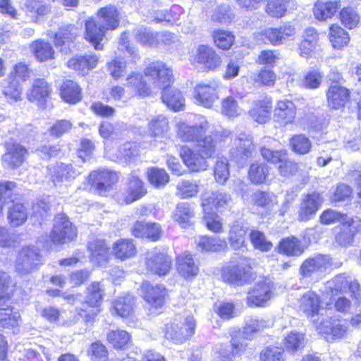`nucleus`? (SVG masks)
<instances>
[{
	"mask_svg": "<svg viewBox=\"0 0 361 361\" xmlns=\"http://www.w3.org/2000/svg\"><path fill=\"white\" fill-rule=\"evenodd\" d=\"M155 88L163 89L162 101L175 111H180L184 105L181 92L176 89L168 88L173 81V72L164 62L157 61L150 63L144 70Z\"/></svg>",
	"mask_w": 361,
	"mask_h": 361,
	"instance_id": "f257e3e1",
	"label": "nucleus"
},
{
	"mask_svg": "<svg viewBox=\"0 0 361 361\" xmlns=\"http://www.w3.org/2000/svg\"><path fill=\"white\" fill-rule=\"evenodd\" d=\"M40 250L32 245L24 246L18 252L15 262V270L21 276L32 274L43 264Z\"/></svg>",
	"mask_w": 361,
	"mask_h": 361,
	"instance_id": "f03ea898",
	"label": "nucleus"
},
{
	"mask_svg": "<svg viewBox=\"0 0 361 361\" xmlns=\"http://www.w3.org/2000/svg\"><path fill=\"white\" fill-rule=\"evenodd\" d=\"M104 290L100 283L93 282L87 288L85 301L78 314L85 322L93 320L100 312Z\"/></svg>",
	"mask_w": 361,
	"mask_h": 361,
	"instance_id": "7ed1b4c3",
	"label": "nucleus"
},
{
	"mask_svg": "<svg viewBox=\"0 0 361 361\" xmlns=\"http://www.w3.org/2000/svg\"><path fill=\"white\" fill-rule=\"evenodd\" d=\"M250 261V259L246 257H240L237 261H232L223 269L224 280L238 286L243 285L252 280Z\"/></svg>",
	"mask_w": 361,
	"mask_h": 361,
	"instance_id": "20e7f679",
	"label": "nucleus"
},
{
	"mask_svg": "<svg viewBox=\"0 0 361 361\" xmlns=\"http://www.w3.org/2000/svg\"><path fill=\"white\" fill-rule=\"evenodd\" d=\"M361 232V219L358 216H343L340 231L336 234L335 242L341 247L352 246L355 237Z\"/></svg>",
	"mask_w": 361,
	"mask_h": 361,
	"instance_id": "39448f33",
	"label": "nucleus"
},
{
	"mask_svg": "<svg viewBox=\"0 0 361 361\" xmlns=\"http://www.w3.org/2000/svg\"><path fill=\"white\" fill-rule=\"evenodd\" d=\"M145 264L147 271L158 276H165L171 269L172 259L160 250L154 248L145 255Z\"/></svg>",
	"mask_w": 361,
	"mask_h": 361,
	"instance_id": "423d86ee",
	"label": "nucleus"
},
{
	"mask_svg": "<svg viewBox=\"0 0 361 361\" xmlns=\"http://www.w3.org/2000/svg\"><path fill=\"white\" fill-rule=\"evenodd\" d=\"M211 128V125L204 118L198 123L189 125L180 121L176 125V133L178 139L185 142H197L204 136Z\"/></svg>",
	"mask_w": 361,
	"mask_h": 361,
	"instance_id": "0eeeda50",
	"label": "nucleus"
},
{
	"mask_svg": "<svg viewBox=\"0 0 361 361\" xmlns=\"http://www.w3.org/2000/svg\"><path fill=\"white\" fill-rule=\"evenodd\" d=\"M118 174L108 169L92 171L88 177L91 186L101 195L111 190L118 180Z\"/></svg>",
	"mask_w": 361,
	"mask_h": 361,
	"instance_id": "6e6552de",
	"label": "nucleus"
},
{
	"mask_svg": "<svg viewBox=\"0 0 361 361\" xmlns=\"http://www.w3.org/2000/svg\"><path fill=\"white\" fill-rule=\"evenodd\" d=\"M209 135L199 138L195 147L199 152L207 159L211 158L216 152L217 144L231 135L230 130L219 128L214 130L209 129Z\"/></svg>",
	"mask_w": 361,
	"mask_h": 361,
	"instance_id": "1a4fd4ad",
	"label": "nucleus"
},
{
	"mask_svg": "<svg viewBox=\"0 0 361 361\" xmlns=\"http://www.w3.org/2000/svg\"><path fill=\"white\" fill-rule=\"evenodd\" d=\"M77 235V230L68 218L64 214H58L54 218L51 238L54 243H65L73 240Z\"/></svg>",
	"mask_w": 361,
	"mask_h": 361,
	"instance_id": "9d476101",
	"label": "nucleus"
},
{
	"mask_svg": "<svg viewBox=\"0 0 361 361\" xmlns=\"http://www.w3.org/2000/svg\"><path fill=\"white\" fill-rule=\"evenodd\" d=\"M274 283L269 279H264L257 282L255 286L249 290L247 304L252 307L264 306L274 295Z\"/></svg>",
	"mask_w": 361,
	"mask_h": 361,
	"instance_id": "9b49d317",
	"label": "nucleus"
},
{
	"mask_svg": "<svg viewBox=\"0 0 361 361\" xmlns=\"http://www.w3.org/2000/svg\"><path fill=\"white\" fill-rule=\"evenodd\" d=\"M221 83L216 81H209L208 83L198 84L194 90V97L197 102L207 108L212 107L219 98Z\"/></svg>",
	"mask_w": 361,
	"mask_h": 361,
	"instance_id": "f8f14e48",
	"label": "nucleus"
},
{
	"mask_svg": "<svg viewBox=\"0 0 361 361\" xmlns=\"http://www.w3.org/2000/svg\"><path fill=\"white\" fill-rule=\"evenodd\" d=\"M192 63L202 66L207 70H214L221 63L220 56L216 51L207 45H199L196 51L190 57Z\"/></svg>",
	"mask_w": 361,
	"mask_h": 361,
	"instance_id": "ddd939ff",
	"label": "nucleus"
},
{
	"mask_svg": "<svg viewBox=\"0 0 361 361\" xmlns=\"http://www.w3.org/2000/svg\"><path fill=\"white\" fill-rule=\"evenodd\" d=\"M195 326L194 317L189 316L185 318V323L180 325L175 322L166 324L165 336L176 343H182L194 334Z\"/></svg>",
	"mask_w": 361,
	"mask_h": 361,
	"instance_id": "4468645a",
	"label": "nucleus"
},
{
	"mask_svg": "<svg viewBox=\"0 0 361 361\" xmlns=\"http://www.w3.org/2000/svg\"><path fill=\"white\" fill-rule=\"evenodd\" d=\"M331 266V258L329 255H316L305 259L300 267V274L303 277H311L313 275H321Z\"/></svg>",
	"mask_w": 361,
	"mask_h": 361,
	"instance_id": "2eb2a0df",
	"label": "nucleus"
},
{
	"mask_svg": "<svg viewBox=\"0 0 361 361\" xmlns=\"http://www.w3.org/2000/svg\"><path fill=\"white\" fill-rule=\"evenodd\" d=\"M140 290L145 300L153 308L158 309L163 306L167 290L164 285L153 286L149 281H144Z\"/></svg>",
	"mask_w": 361,
	"mask_h": 361,
	"instance_id": "dca6fc26",
	"label": "nucleus"
},
{
	"mask_svg": "<svg viewBox=\"0 0 361 361\" xmlns=\"http://www.w3.org/2000/svg\"><path fill=\"white\" fill-rule=\"evenodd\" d=\"M6 152L2 156V161L5 166L16 169L22 165L25 160L27 151L23 145L17 142H7Z\"/></svg>",
	"mask_w": 361,
	"mask_h": 361,
	"instance_id": "f3484780",
	"label": "nucleus"
},
{
	"mask_svg": "<svg viewBox=\"0 0 361 361\" xmlns=\"http://www.w3.org/2000/svg\"><path fill=\"white\" fill-rule=\"evenodd\" d=\"M229 194L221 191H204L201 195L203 211L214 207L217 210L228 207L231 202Z\"/></svg>",
	"mask_w": 361,
	"mask_h": 361,
	"instance_id": "a211bd4d",
	"label": "nucleus"
},
{
	"mask_svg": "<svg viewBox=\"0 0 361 361\" xmlns=\"http://www.w3.org/2000/svg\"><path fill=\"white\" fill-rule=\"evenodd\" d=\"M317 328L319 333L326 336L327 340L341 338L346 335L348 330L345 323L332 318L323 319Z\"/></svg>",
	"mask_w": 361,
	"mask_h": 361,
	"instance_id": "6ab92c4d",
	"label": "nucleus"
},
{
	"mask_svg": "<svg viewBox=\"0 0 361 361\" xmlns=\"http://www.w3.org/2000/svg\"><path fill=\"white\" fill-rule=\"evenodd\" d=\"M180 156L185 164L192 171H205L209 166L207 159L195 147L193 149L188 147H183Z\"/></svg>",
	"mask_w": 361,
	"mask_h": 361,
	"instance_id": "aec40b11",
	"label": "nucleus"
},
{
	"mask_svg": "<svg viewBox=\"0 0 361 361\" xmlns=\"http://www.w3.org/2000/svg\"><path fill=\"white\" fill-rule=\"evenodd\" d=\"M322 197L319 193L313 192L303 197L298 212L300 221H307L312 219L322 203Z\"/></svg>",
	"mask_w": 361,
	"mask_h": 361,
	"instance_id": "412c9836",
	"label": "nucleus"
},
{
	"mask_svg": "<svg viewBox=\"0 0 361 361\" xmlns=\"http://www.w3.org/2000/svg\"><path fill=\"white\" fill-rule=\"evenodd\" d=\"M49 174L52 183L57 186L73 179L77 176V172L71 164L60 163L50 166Z\"/></svg>",
	"mask_w": 361,
	"mask_h": 361,
	"instance_id": "4be33fe9",
	"label": "nucleus"
},
{
	"mask_svg": "<svg viewBox=\"0 0 361 361\" xmlns=\"http://www.w3.org/2000/svg\"><path fill=\"white\" fill-rule=\"evenodd\" d=\"M296 107L289 100L279 101L274 110V120L282 126L292 123L295 118Z\"/></svg>",
	"mask_w": 361,
	"mask_h": 361,
	"instance_id": "5701e85b",
	"label": "nucleus"
},
{
	"mask_svg": "<svg viewBox=\"0 0 361 361\" xmlns=\"http://www.w3.org/2000/svg\"><path fill=\"white\" fill-rule=\"evenodd\" d=\"M329 106L331 109H339L345 106L349 99V90L338 84L331 85L327 94Z\"/></svg>",
	"mask_w": 361,
	"mask_h": 361,
	"instance_id": "b1692460",
	"label": "nucleus"
},
{
	"mask_svg": "<svg viewBox=\"0 0 361 361\" xmlns=\"http://www.w3.org/2000/svg\"><path fill=\"white\" fill-rule=\"evenodd\" d=\"M132 233L137 238H146L152 241L160 238L161 228L157 223L137 221L132 227Z\"/></svg>",
	"mask_w": 361,
	"mask_h": 361,
	"instance_id": "393cba45",
	"label": "nucleus"
},
{
	"mask_svg": "<svg viewBox=\"0 0 361 361\" xmlns=\"http://www.w3.org/2000/svg\"><path fill=\"white\" fill-rule=\"evenodd\" d=\"M106 30L98 23L94 19H90L85 23V39L89 41L97 50H102L103 45L101 42L103 40Z\"/></svg>",
	"mask_w": 361,
	"mask_h": 361,
	"instance_id": "a878e982",
	"label": "nucleus"
},
{
	"mask_svg": "<svg viewBox=\"0 0 361 361\" xmlns=\"http://www.w3.org/2000/svg\"><path fill=\"white\" fill-rule=\"evenodd\" d=\"M319 305V297L311 290L305 293L300 299V309L310 317L313 322L317 321L314 317L318 315Z\"/></svg>",
	"mask_w": 361,
	"mask_h": 361,
	"instance_id": "bb28decb",
	"label": "nucleus"
},
{
	"mask_svg": "<svg viewBox=\"0 0 361 361\" xmlns=\"http://www.w3.org/2000/svg\"><path fill=\"white\" fill-rule=\"evenodd\" d=\"M235 141L236 148L231 152L235 159H247L252 156L254 145L251 135L240 133Z\"/></svg>",
	"mask_w": 361,
	"mask_h": 361,
	"instance_id": "cd10ccee",
	"label": "nucleus"
},
{
	"mask_svg": "<svg viewBox=\"0 0 361 361\" xmlns=\"http://www.w3.org/2000/svg\"><path fill=\"white\" fill-rule=\"evenodd\" d=\"M272 102L270 98L258 100L249 111L250 116L259 123H265L271 118Z\"/></svg>",
	"mask_w": 361,
	"mask_h": 361,
	"instance_id": "c85d7f7f",
	"label": "nucleus"
},
{
	"mask_svg": "<svg viewBox=\"0 0 361 361\" xmlns=\"http://www.w3.org/2000/svg\"><path fill=\"white\" fill-rule=\"evenodd\" d=\"M51 92L50 85L45 80L38 78L34 80L27 97L30 101L37 102L40 106H43L50 96Z\"/></svg>",
	"mask_w": 361,
	"mask_h": 361,
	"instance_id": "c756f323",
	"label": "nucleus"
},
{
	"mask_svg": "<svg viewBox=\"0 0 361 361\" xmlns=\"http://www.w3.org/2000/svg\"><path fill=\"white\" fill-rule=\"evenodd\" d=\"M98 57L96 55L76 56L67 62V66L78 71V73L85 75L88 71L96 67Z\"/></svg>",
	"mask_w": 361,
	"mask_h": 361,
	"instance_id": "7c9ffc66",
	"label": "nucleus"
},
{
	"mask_svg": "<svg viewBox=\"0 0 361 361\" xmlns=\"http://www.w3.org/2000/svg\"><path fill=\"white\" fill-rule=\"evenodd\" d=\"M28 217L27 207L22 203L13 202L8 207L7 219L11 227H18L25 223Z\"/></svg>",
	"mask_w": 361,
	"mask_h": 361,
	"instance_id": "2f4dec72",
	"label": "nucleus"
},
{
	"mask_svg": "<svg viewBox=\"0 0 361 361\" xmlns=\"http://www.w3.org/2000/svg\"><path fill=\"white\" fill-rule=\"evenodd\" d=\"M195 216L194 207L188 202L178 203L172 215L173 219L183 228L192 224L191 221Z\"/></svg>",
	"mask_w": 361,
	"mask_h": 361,
	"instance_id": "473e14b6",
	"label": "nucleus"
},
{
	"mask_svg": "<svg viewBox=\"0 0 361 361\" xmlns=\"http://www.w3.org/2000/svg\"><path fill=\"white\" fill-rule=\"evenodd\" d=\"M106 30H114L118 25V13L113 6L101 8L96 20Z\"/></svg>",
	"mask_w": 361,
	"mask_h": 361,
	"instance_id": "72a5a7b5",
	"label": "nucleus"
},
{
	"mask_svg": "<svg viewBox=\"0 0 361 361\" xmlns=\"http://www.w3.org/2000/svg\"><path fill=\"white\" fill-rule=\"evenodd\" d=\"M177 270L183 277L189 279L196 276L199 269L195 265L192 255L186 252L177 257Z\"/></svg>",
	"mask_w": 361,
	"mask_h": 361,
	"instance_id": "f704fd0d",
	"label": "nucleus"
},
{
	"mask_svg": "<svg viewBox=\"0 0 361 361\" xmlns=\"http://www.w3.org/2000/svg\"><path fill=\"white\" fill-rule=\"evenodd\" d=\"M125 85L141 97H147L152 93V90L144 80L142 75L138 72H132L129 74Z\"/></svg>",
	"mask_w": 361,
	"mask_h": 361,
	"instance_id": "c9c22d12",
	"label": "nucleus"
},
{
	"mask_svg": "<svg viewBox=\"0 0 361 361\" xmlns=\"http://www.w3.org/2000/svg\"><path fill=\"white\" fill-rule=\"evenodd\" d=\"M197 247L204 252H219L226 247V241L218 237L199 236L195 240Z\"/></svg>",
	"mask_w": 361,
	"mask_h": 361,
	"instance_id": "e433bc0d",
	"label": "nucleus"
},
{
	"mask_svg": "<svg viewBox=\"0 0 361 361\" xmlns=\"http://www.w3.org/2000/svg\"><path fill=\"white\" fill-rule=\"evenodd\" d=\"M112 252L116 258L125 260L135 256L137 250L132 240L119 239L114 243Z\"/></svg>",
	"mask_w": 361,
	"mask_h": 361,
	"instance_id": "4c0bfd02",
	"label": "nucleus"
},
{
	"mask_svg": "<svg viewBox=\"0 0 361 361\" xmlns=\"http://www.w3.org/2000/svg\"><path fill=\"white\" fill-rule=\"evenodd\" d=\"M296 4L293 0H267L266 12L274 18L284 16L288 8H295Z\"/></svg>",
	"mask_w": 361,
	"mask_h": 361,
	"instance_id": "58836bf2",
	"label": "nucleus"
},
{
	"mask_svg": "<svg viewBox=\"0 0 361 361\" xmlns=\"http://www.w3.org/2000/svg\"><path fill=\"white\" fill-rule=\"evenodd\" d=\"M61 96L68 103L76 104L82 99L81 88L77 82L66 80L61 86Z\"/></svg>",
	"mask_w": 361,
	"mask_h": 361,
	"instance_id": "ea45409f",
	"label": "nucleus"
},
{
	"mask_svg": "<svg viewBox=\"0 0 361 361\" xmlns=\"http://www.w3.org/2000/svg\"><path fill=\"white\" fill-rule=\"evenodd\" d=\"M341 7L339 1H319L314 4L313 13L315 18L319 20H326L331 18Z\"/></svg>",
	"mask_w": 361,
	"mask_h": 361,
	"instance_id": "a19ab883",
	"label": "nucleus"
},
{
	"mask_svg": "<svg viewBox=\"0 0 361 361\" xmlns=\"http://www.w3.org/2000/svg\"><path fill=\"white\" fill-rule=\"evenodd\" d=\"M146 190L143 186L142 181L134 174L129 178L128 192L124 197L127 204L139 200L146 194Z\"/></svg>",
	"mask_w": 361,
	"mask_h": 361,
	"instance_id": "79ce46f5",
	"label": "nucleus"
},
{
	"mask_svg": "<svg viewBox=\"0 0 361 361\" xmlns=\"http://www.w3.org/2000/svg\"><path fill=\"white\" fill-rule=\"evenodd\" d=\"M169 130V121L163 115L154 116L148 124L149 135L154 137L164 138Z\"/></svg>",
	"mask_w": 361,
	"mask_h": 361,
	"instance_id": "37998d69",
	"label": "nucleus"
},
{
	"mask_svg": "<svg viewBox=\"0 0 361 361\" xmlns=\"http://www.w3.org/2000/svg\"><path fill=\"white\" fill-rule=\"evenodd\" d=\"M247 228L240 223H235L231 227L228 240L231 246L238 250L245 245V236Z\"/></svg>",
	"mask_w": 361,
	"mask_h": 361,
	"instance_id": "c03bdc74",
	"label": "nucleus"
},
{
	"mask_svg": "<svg viewBox=\"0 0 361 361\" xmlns=\"http://www.w3.org/2000/svg\"><path fill=\"white\" fill-rule=\"evenodd\" d=\"M3 93L8 100L17 102L21 99L22 87L20 82L17 78H13V73H11L5 80Z\"/></svg>",
	"mask_w": 361,
	"mask_h": 361,
	"instance_id": "a18cd8bd",
	"label": "nucleus"
},
{
	"mask_svg": "<svg viewBox=\"0 0 361 361\" xmlns=\"http://www.w3.org/2000/svg\"><path fill=\"white\" fill-rule=\"evenodd\" d=\"M318 41V35L314 29L309 28L305 32L304 39L299 47L300 55L308 58L313 52Z\"/></svg>",
	"mask_w": 361,
	"mask_h": 361,
	"instance_id": "49530a36",
	"label": "nucleus"
},
{
	"mask_svg": "<svg viewBox=\"0 0 361 361\" xmlns=\"http://www.w3.org/2000/svg\"><path fill=\"white\" fill-rule=\"evenodd\" d=\"M135 300L133 295L126 294L113 302V308L116 313L121 317H128L133 310Z\"/></svg>",
	"mask_w": 361,
	"mask_h": 361,
	"instance_id": "de8ad7c7",
	"label": "nucleus"
},
{
	"mask_svg": "<svg viewBox=\"0 0 361 361\" xmlns=\"http://www.w3.org/2000/svg\"><path fill=\"white\" fill-rule=\"evenodd\" d=\"M269 326V322L259 317H247L243 327V334L246 339L251 340L255 334Z\"/></svg>",
	"mask_w": 361,
	"mask_h": 361,
	"instance_id": "09e8293b",
	"label": "nucleus"
},
{
	"mask_svg": "<svg viewBox=\"0 0 361 361\" xmlns=\"http://www.w3.org/2000/svg\"><path fill=\"white\" fill-rule=\"evenodd\" d=\"M31 49L39 61H45L54 58V51L51 45L44 40H37L31 46Z\"/></svg>",
	"mask_w": 361,
	"mask_h": 361,
	"instance_id": "8fccbe9b",
	"label": "nucleus"
},
{
	"mask_svg": "<svg viewBox=\"0 0 361 361\" xmlns=\"http://www.w3.org/2000/svg\"><path fill=\"white\" fill-rule=\"evenodd\" d=\"M269 173V166L264 163L254 162L249 169L248 178L254 184L264 183Z\"/></svg>",
	"mask_w": 361,
	"mask_h": 361,
	"instance_id": "3c124183",
	"label": "nucleus"
},
{
	"mask_svg": "<svg viewBox=\"0 0 361 361\" xmlns=\"http://www.w3.org/2000/svg\"><path fill=\"white\" fill-rule=\"evenodd\" d=\"M279 250L289 256H299L304 252L301 242L295 237L283 239L279 245Z\"/></svg>",
	"mask_w": 361,
	"mask_h": 361,
	"instance_id": "603ef678",
	"label": "nucleus"
},
{
	"mask_svg": "<svg viewBox=\"0 0 361 361\" xmlns=\"http://www.w3.org/2000/svg\"><path fill=\"white\" fill-rule=\"evenodd\" d=\"M329 39L333 47L336 49L343 48L350 41L348 33L337 25L330 27Z\"/></svg>",
	"mask_w": 361,
	"mask_h": 361,
	"instance_id": "864d4df0",
	"label": "nucleus"
},
{
	"mask_svg": "<svg viewBox=\"0 0 361 361\" xmlns=\"http://www.w3.org/2000/svg\"><path fill=\"white\" fill-rule=\"evenodd\" d=\"M88 248L91 252L92 259L99 264L107 259L109 248L104 240H96L90 242Z\"/></svg>",
	"mask_w": 361,
	"mask_h": 361,
	"instance_id": "5fc2aeb1",
	"label": "nucleus"
},
{
	"mask_svg": "<svg viewBox=\"0 0 361 361\" xmlns=\"http://www.w3.org/2000/svg\"><path fill=\"white\" fill-rule=\"evenodd\" d=\"M212 38L215 45L224 50L230 49L235 40L232 32L220 29L213 31Z\"/></svg>",
	"mask_w": 361,
	"mask_h": 361,
	"instance_id": "6e6d98bb",
	"label": "nucleus"
},
{
	"mask_svg": "<svg viewBox=\"0 0 361 361\" xmlns=\"http://www.w3.org/2000/svg\"><path fill=\"white\" fill-rule=\"evenodd\" d=\"M77 29L73 25L61 27L55 34L54 42L56 46H63L73 42L77 36Z\"/></svg>",
	"mask_w": 361,
	"mask_h": 361,
	"instance_id": "4d7b16f0",
	"label": "nucleus"
},
{
	"mask_svg": "<svg viewBox=\"0 0 361 361\" xmlns=\"http://www.w3.org/2000/svg\"><path fill=\"white\" fill-rule=\"evenodd\" d=\"M305 337L302 334L292 331L285 338L284 345L288 352L295 353L305 345Z\"/></svg>",
	"mask_w": 361,
	"mask_h": 361,
	"instance_id": "13d9d810",
	"label": "nucleus"
},
{
	"mask_svg": "<svg viewBox=\"0 0 361 361\" xmlns=\"http://www.w3.org/2000/svg\"><path fill=\"white\" fill-rule=\"evenodd\" d=\"M221 111L226 116L235 118L241 114L242 109L236 99L232 96H228L222 99Z\"/></svg>",
	"mask_w": 361,
	"mask_h": 361,
	"instance_id": "bf43d9fd",
	"label": "nucleus"
},
{
	"mask_svg": "<svg viewBox=\"0 0 361 361\" xmlns=\"http://www.w3.org/2000/svg\"><path fill=\"white\" fill-rule=\"evenodd\" d=\"M118 153L115 161L130 163L137 156L138 150L135 144L126 142L118 148Z\"/></svg>",
	"mask_w": 361,
	"mask_h": 361,
	"instance_id": "052dcab7",
	"label": "nucleus"
},
{
	"mask_svg": "<svg viewBox=\"0 0 361 361\" xmlns=\"http://www.w3.org/2000/svg\"><path fill=\"white\" fill-rule=\"evenodd\" d=\"M147 173L149 182L156 188L165 185L169 180V174L161 169L150 168Z\"/></svg>",
	"mask_w": 361,
	"mask_h": 361,
	"instance_id": "680f3d73",
	"label": "nucleus"
},
{
	"mask_svg": "<svg viewBox=\"0 0 361 361\" xmlns=\"http://www.w3.org/2000/svg\"><path fill=\"white\" fill-rule=\"evenodd\" d=\"M108 342L114 348L121 349L130 341V336L126 331L117 329L106 335Z\"/></svg>",
	"mask_w": 361,
	"mask_h": 361,
	"instance_id": "e2e57ef3",
	"label": "nucleus"
},
{
	"mask_svg": "<svg viewBox=\"0 0 361 361\" xmlns=\"http://www.w3.org/2000/svg\"><path fill=\"white\" fill-rule=\"evenodd\" d=\"M203 221L207 228L214 233H220L223 228L222 219L216 213L207 209L204 211Z\"/></svg>",
	"mask_w": 361,
	"mask_h": 361,
	"instance_id": "0e129e2a",
	"label": "nucleus"
},
{
	"mask_svg": "<svg viewBox=\"0 0 361 361\" xmlns=\"http://www.w3.org/2000/svg\"><path fill=\"white\" fill-rule=\"evenodd\" d=\"M177 190L182 198H190L197 195L199 185L196 181L181 180L177 185Z\"/></svg>",
	"mask_w": 361,
	"mask_h": 361,
	"instance_id": "69168bd1",
	"label": "nucleus"
},
{
	"mask_svg": "<svg viewBox=\"0 0 361 361\" xmlns=\"http://www.w3.org/2000/svg\"><path fill=\"white\" fill-rule=\"evenodd\" d=\"M276 197L272 193L260 190L255 192L251 195V201L254 205L261 207H270L276 202Z\"/></svg>",
	"mask_w": 361,
	"mask_h": 361,
	"instance_id": "338daca9",
	"label": "nucleus"
},
{
	"mask_svg": "<svg viewBox=\"0 0 361 361\" xmlns=\"http://www.w3.org/2000/svg\"><path fill=\"white\" fill-rule=\"evenodd\" d=\"M350 276L345 274H341L334 277L331 281L327 282V288L333 293L336 292H346L348 286L350 283Z\"/></svg>",
	"mask_w": 361,
	"mask_h": 361,
	"instance_id": "774afa93",
	"label": "nucleus"
}]
</instances>
